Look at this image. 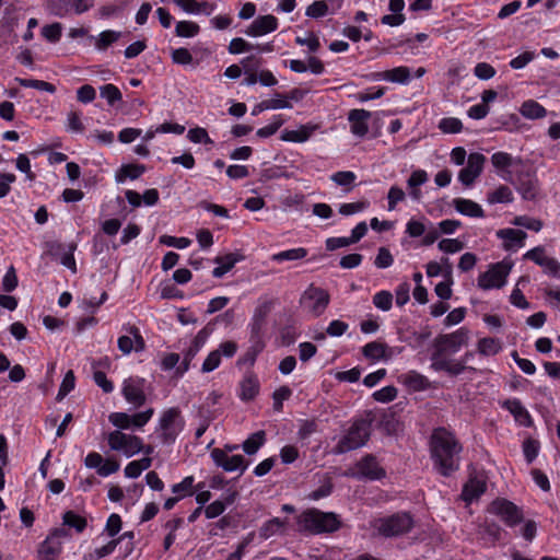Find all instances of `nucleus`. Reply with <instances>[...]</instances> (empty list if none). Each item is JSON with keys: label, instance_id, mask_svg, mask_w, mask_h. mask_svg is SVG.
<instances>
[{"label": "nucleus", "instance_id": "obj_40", "mask_svg": "<svg viewBox=\"0 0 560 560\" xmlns=\"http://www.w3.org/2000/svg\"><path fill=\"white\" fill-rule=\"evenodd\" d=\"M265 431H257L243 442V450L248 455H254L265 443Z\"/></svg>", "mask_w": 560, "mask_h": 560}, {"label": "nucleus", "instance_id": "obj_39", "mask_svg": "<svg viewBox=\"0 0 560 560\" xmlns=\"http://www.w3.org/2000/svg\"><path fill=\"white\" fill-rule=\"evenodd\" d=\"M307 256L304 247L291 248L273 254L271 259L277 262L301 260Z\"/></svg>", "mask_w": 560, "mask_h": 560}, {"label": "nucleus", "instance_id": "obj_61", "mask_svg": "<svg viewBox=\"0 0 560 560\" xmlns=\"http://www.w3.org/2000/svg\"><path fill=\"white\" fill-rule=\"evenodd\" d=\"M194 58L187 48L180 47L172 51V61L176 65L187 66L192 62Z\"/></svg>", "mask_w": 560, "mask_h": 560}, {"label": "nucleus", "instance_id": "obj_22", "mask_svg": "<svg viewBox=\"0 0 560 560\" xmlns=\"http://www.w3.org/2000/svg\"><path fill=\"white\" fill-rule=\"evenodd\" d=\"M208 338V332L206 329H201L191 341L189 348L184 353V359L182 364L177 368V373L183 375L185 372L189 370V365L191 360L196 357V354L200 351V349L206 343Z\"/></svg>", "mask_w": 560, "mask_h": 560}, {"label": "nucleus", "instance_id": "obj_41", "mask_svg": "<svg viewBox=\"0 0 560 560\" xmlns=\"http://www.w3.org/2000/svg\"><path fill=\"white\" fill-rule=\"evenodd\" d=\"M200 27L192 21H179L175 25V34L178 37L191 38L199 34Z\"/></svg>", "mask_w": 560, "mask_h": 560}, {"label": "nucleus", "instance_id": "obj_50", "mask_svg": "<svg viewBox=\"0 0 560 560\" xmlns=\"http://www.w3.org/2000/svg\"><path fill=\"white\" fill-rule=\"evenodd\" d=\"M373 304L376 308L387 312L393 305V294L386 290L380 291L373 296Z\"/></svg>", "mask_w": 560, "mask_h": 560}, {"label": "nucleus", "instance_id": "obj_5", "mask_svg": "<svg viewBox=\"0 0 560 560\" xmlns=\"http://www.w3.org/2000/svg\"><path fill=\"white\" fill-rule=\"evenodd\" d=\"M412 527L413 520L411 515L406 512L380 518L376 524L378 533L385 537H395L407 534Z\"/></svg>", "mask_w": 560, "mask_h": 560}, {"label": "nucleus", "instance_id": "obj_20", "mask_svg": "<svg viewBox=\"0 0 560 560\" xmlns=\"http://www.w3.org/2000/svg\"><path fill=\"white\" fill-rule=\"evenodd\" d=\"M524 258L529 259L537 264L538 266L545 268V271L557 276L560 270V264L551 257L545 255V249L542 247H535L528 250Z\"/></svg>", "mask_w": 560, "mask_h": 560}, {"label": "nucleus", "instance_id": "obj_17", "mask_svg": "<svg viewBox=\"0 0 560 560\" xmlns=\"http://www.w3.org/2000/svg\"><path fill=\"white\" fill-rule=\"evenodd\" d=\"M278 28V19L271 14L259 15L244 31L249 37H260Z\"/></svg>", "mask_w": 560, "mask_h": 560}, {"label": "nucleus", "instance_id": "obj_13", "mask_svg": "<svg viewBox=\"0 0 560 560\" xmlns=\"http://www.w3.org/2000/svg\"><path fill=\"white\" fill-rule=\"evenodd\" d=\"M486 156L479 152L470 153L467 158V165L458 173V180L464 186H471L480 176L483 170Z\"/></svg>", "mask_w": 560, "mask_h": 560}, {"label": "nucleus", "instance_id": "obj_55", "mask_svg": "<svg viewBox=\"0 0 560 560\" xmlns=\"http://www.w3.org/2000/svg\"><path fill=\"white\" fill-rule=\"evenodd\" d=\"M292 395V390L288 386H281L273 392V409L276 411H281L283 407V401L289 399Z\"/></svg>", "mask_w": 560, "mask_h": 560}, {"label": "nucleus", "instance_id": "obj_4", "mask_svg": "<svg viewBox=\"0 0 560 560\" xmlns=\"http://www.w3.org/2000/svg\"><path fill=\"white\" fill-rule=\"evenodd\" d=\"M185 421L177 407L165 410L159 421L160 440L164 445L173 444L184 429Z\"/></svg>", "mask_w": 560, "mask_h": 560}, {"label": "nucleus", "instance_id": "obj_10", "mask_svg": "<svg viewBox=\"0 0 560 560\" xmlns=\"http://www.w3.org/2000/svg\"><path fill=\"white\" fill-rule=\"evenodd\" d=\"M108 445L113 451L122 452L127 457L142 451V440L136 435L115 430L108 434Z\"/></svg>", "mask_w": 560, "mask_h": 560}, {"label": "nucleus", "instance_id": "obj_36", "mask_svg": "<svg viewBox=\"0 0 560 560\" xmlns=\"http://www.w3.org/2000/svg\"><path fill=\"white\" fill-rule=\"evenodd\" d=\"M388 347L387 345L378 341H372L366 343L362 348V353L366 359L370 360H381V359H387L388 355L386 354Z\"/></svg>", "mask_w": 560, "mask_h": 560}, {"label": "nucleus", "instance_id": "obj_31", "mask_svg": "<svg viewBox=\"0 0 560 560\" xmlns=\"http://www.w3.org/2000/svg\"><path fill=\"white\" fill-rule=\"evenodd\" d=\"M241 259V256L237 254H226L224 256H218L214 258V262L219 266L212 270V276L214 278H222L226 272H229L235 264Z\"/></svg>", "mask_w": 560, "mask_h": 560}, {"label": "nucleus", "instance_id": "obj_51", "mask_svg": "<svg viewBox=\"0 0 560 560\" xmlns=\"http://www.w3.org/2000/svg\"><path fill=\"white\" fill-rule=\"evenodd\" d=\"M121 36L120 32L117 31H104L100 34L98 39L96 42V48L100 50L106 49L113 43L117 42Z\"/></svg>", "mask_w": 560, "mask_h": 560}, {"label": "nucleus", "instance_id": "obj_46", "mask_svg": "<svg viewBox=\"0 0 560 560\" xmlns=\"http://www.w3.org/2000/svg\"><path fill=\"white\" fill-rule=\"evenodd\" d=\"M100 95H101V97L105 98L107 101L108 105H110V106L115 105L117 102L121 101V98H122V94H121L120 90L112 83L102 85L100 88Z\"/></svg>", "mask_w": 560, "mask_h": 560}, {"label": "nucleus", "instance_id": "obj_52", "mask_svg": "<svg viewBox=\"0 0 560 560\" xmlns=\"http://www.w3.org/2000/svg\"><path fill=\"white\" fill-rule=\"evenodd\" d=\"M284 122V119L282 118L281 115H277V116H273L272 118V121L262 127V128H259L256 132V135L259 137V138H268V137H271L272 135H275L278 129L283 125Z\"/></svg>", "mask_w": 560, "mask_h": 560}, {"label": "nucleus", "instance_id": "obj_38", "mask_svg": "<svg viewBox=\"0 0 560 560\" xmlns=\"http://www.w3.org/2000/svg\"><path fill=\"white\" fill-rule=\"evenodd\" d=\"M399 428L400 423L396 418V413L392 409H388L387 411L383 412L380 420V429L382 431H384L388 435H392L396 434Z\"/></svg>", "mask_w": 560, "mask_h": 560}, {"label": "nucleus", "instance_id": "obj_42", "mask_svg": "<svg viewBox=\"0 0 560 560\" xmlns=\"http://www.w3.org/2000/svg\"><path fill=\"white\" fill-rule=\"evenodd\" d=\"M501 350V343L495 338H482L478 341V352L482 355H495Z\"/></svg>", "mask_w": 560, "mask_h": 560}, {"label": "nucleus", "instance_id": "obj_16", "mask_svg": "<svg viewBox=\"0 0 560 560\" xmlns=\"http://www.w3.org/2000/svg\"><path fill=\"white\" fill-rule=\"evenodd\" d=\"M355 475L359 478L369 480H380L386 476L384 468H382L373 455H365L355 465Z\"/></svg>", "mask_w": 560, "mask_h": 560}, {"label": "nucleus", "instance_id": "obj_43", "mask_svg": "<svg viewBox=\"0 0 560 560\" xmlns=\"http://www.w3.org/2000/svg\"><path fill=\"white\" fill-rule=\"evenodd\" d=\"M194 481L192 476H187L180 482L172 486V492L179 499L191 495L194 493Z\"/></svg>", "mask_w": 560, "mask_h": 560}, {"label": "nucleus", "instance_id": "obj_19", "mask_svg": "<svg viewBox=\"0 0 560 560\" xmlns=\"http://www.w3.org/2000/svg\"><path fill=\"white\" fill-rule=\"evenodd\" d=\"M67 536V532L63 528L54 529L47 538L40 544L38 549L39 555L47 557L58 558L61 552V538Z\"/></svg>", "mask_w": 560, "mask_h": 560}, {"label": "nucleus", "instance_id": "obj_14", "mask_svg": "<svg viewBox=\"0 0 560 560\" xmlns=\"http://www.w3.org/2000/svg\"><path fill=\"white\" fill-rule=\"evenodd\" d=\"M144 383L145 381L138 376L128 377L122 383V396L129 404L133 405L136 408L144 405L147 400L144 394Z\"/></svg>", "mask_w": 560, "mask_h": 560}, {"label": "nucleus", "instance_id": "obj_47", "mask_svg": "<svg viewBox=\"0 0 560 560\" xmlns=\"http://www.w3.org/2000/svg\"><path fill=\"white\" fill-rule=\"evenodd\" d=\"M330 13L329 4L325 0L314 1L306 8L305 14L312 19H319Z\"/></svg>", "mask_w": 560, "mask_h": 560}, {"label": "nucleus", "instance_id": "obj_56", "mask_svg": "<svg viewBox=\"0 0 560 560\" xmlns=\"http://www.w3.org/2000/svg\"><path fill=\"white\" fill-rule=\"evenodd\" d=\"M492 165L498 170H506L513 164V158L506 152H495L491 156Z\"/></svg>", "mask_w": 560, "mask_h": 560}, {"label": "nucleus", "instance_id": "obj_58", "mask_svg": "<svg viewBox=\"0 0 560 560\" xmlns=\"http://www.w3.org/2000/svg\"><path fill=\"white\" fill-rule=\"evenodd\" d=\"M220 364H221V353H220V351L213 350L205 359L202 366H201V372L210 373V372L214 371L217 368H219Z\"/></svg>", "mask_w": 560, "mask_h": 560}, {"label": "nucleus", "instance_id": "obj_32", "mask_svg": "<svg viewBox=\"0 0 560 560\" xmlns=\"http://www.w3.org/2000/svg\"><path fill=\"white\" fill-rule=\"evenodd\" d=\"M486 491V482L483 480L471 478L464 486L462 491V498L466 502H471L478 499Z\"/></svg>", "mask_w": 560, "mask_h": 560}, {"label": "nucleus", "instance_id": "obj_49", "mask_svg": "<svg viewBox=\"0 0 560 560\" xmlns=\"http://www.w3.org/2000/svg\"><path fill=\"white\" fill-rule=\"evenodd\" d=\"M74 385H75L74 373L72 370H69L66 373V375L60 384L56 399L58 401H61L74 388Z\"/></svg>", "mask_w": 560, "mask_h": 560}, {"label": "nucleus", "instance_id": "obj_3", "mask_svg": "<svg viewBox=\"0 0 560 560\" xmlns=\"http://www.w3.org/2000/svg\"><path fill=\"white\" fill-rule=\"evenodd\" d=\"M299 524L302 528L314 534L332 533L338 530L341 526L337 514L332 512H322L316 509L303 512L299 517Z\"/></svg>", "mask_w": 560, "mask_h": 560}, {"label": "nucleus", "instance_id": "obj_2", "mask_svg": "<svg viewBox=\"0 0 560 560\" xmlns=\"http://www.w3.org/2000/svg\"><path fill=\"white\" fill-rule=\"evenodd\" d=\"M373 420L372 412H366L365 417L355 419L347 433L338 441L337 452L347 453L365 445L371 435Z\"/></svg>", "mask_w": 560, "mask_h": 560}, {"label": "nucleus", "instance_id": "obj_28", "mask_svg": "<svg viewBox=\"0 0 560 560\" xmlns=\"http://www.w3.org/2000/svg\"><path fill=\"white\" fill-rule=\"evenodd\" d=\"M453 206L460 214L470 217V218H483L485 212L480 205L464 198H455L453 200Z\"/></svg>", "mask_w": 560, "mask_h": 560}, {"label": "nucleus", "instance_id": "obj_27", "mask_svg": "<svg viewBox=\"0 0 560 560\" xmlns=\"http://www.w3.org/2000/svg\"><path fill=\"white\" fill-rule=\"evenodd\" d=\"M376 77L380 80H385L392 83L407 84L410 81L411 72L408 67L400 66L380 72Z\"/></svg>", "mask_w": 560, "mask_h": 560}, {"label": "nucleus", "instance_id": "obj_45", "mask_svg": "<svg viewBox=\"0 0 560 560\" xmlns=\"http://www.w3.org/2000/svg\"><path fill=\"white\" fill-rule=\"evenodd\" d=\"M264 342L256 340L244 353V355L237 360V364H248L249 366H253L257 355L264 350Z\"/></svg>", "mask_w": 560, "mask_h": 560}, {"label": "nucleus", "instance_id": "obj_25", "mask_svg": "<svg viewBox=\"0 0 560 560\" xmlns=\"http://www.w3.org/2000/svg\"><path fill=\"white\" fill-rule=\"evenodd\" d=\"M502 407L509 410L514 416L515 420L520 422L522 425L529 427L532 424L530 415L522 405L520 399H506L505 401H503Z\"/></svg>", "mask_w": 560, "mask_h": 560}, {"label": "nucleus", "instance_id": "obj_30", "mask_svg": "<svg viewBox=\"0 0 560 560\" xmlns=\"http://www.w3.org/2000/svg\"><path fill=\"white\" fill-rule=\"evenodd\" d=\"M400 378L402 383L413 392L425 390L430 387L429 380L416 371H409L402 374Z\"/></svg>", "mask_w": 560, "mask_h": 560}, {"label": "nucleus", "instance_id": "obj_48", "mask_svg": "<svg viewBox=\"0 0 560 560\" xmlns=\"http://www.w3.org/2000/svg\"><path fill=\"white\" fill-rule=\"evenodd\" d=\"M63 524L73 527L78 533H82L86 527V520L72 511L63 514Z\"/></svg>", "mask_w": 560, "mask_h": 560}, {"label": "nucleus", "instance_id": "obj_62", "mask_svg": "<svg viewBox=\"0 0 560 560\" xmlns=\"http://www.w3.org/2000/svg\"><path fill=\"white\" fill-rule=\"evenodd\" d=\"M255 46L246 42L241 37L233 38L228 47V50L232 55H238L253 49Z\"/></svg>", "mask_w": 560, "mask_h": 560}, {"label": "nucleus", "instance_id": "obj_8", "mask_svg": "<svg viewBox=\"0 0 560 560\" xmlns=\"http://www.w3.org/2000/svg\"><path fill=\"white\" fill-rule=\"evenodd\" d=\"M512 265L506 261H500L489 266V269L478 278V285L482 290L500 289L506 283V278L511 271Z\"/></svg>", "mask_w": 560, "mask_h": 560}, {"label": "nucleus", "instance_id": "obj_37", "mask_svg": "<svg viewBox=\"0 0 560 560\" xmlns=\"http://www.w3.org/2000/svg\"><path fill=\"white\" fill-rule=\"evenodd\" d=\"M521 114L528 119H538L546 116V108L536 101L528 100L524 102L520 109Z\"/></svg>", "mask_w": 560, "mask_h": 560}, {"label": "nucleus", "instance_id": "obj_60", "mask_svg": "<svg viewBox=\"0 0 560 560\" xmlns=\"http://www.w3.org/2000/svg\"><path fill=\"white\" fill-rule=\"evenodd\" d=\"M397 396V388L395 386H385L373 393V398L380 402H389Z\"/></svg>", "mask_w": 560, "mask_h": 560}, {"label": "nucleus", "instance_id": "obj_53", "mask_svg": "<svg viewBox=\"0 0 560 560\" xmlns=\"http://www.w3.org/2000/svg\"><path fill=\"white\" fill-rule=\"evenodd\" d=\"M439 128L444 133H458L463 129V124L458 118L447 117L440 120Z\"/></svg>", "mask_w": 560, "mask_h": 560}, {"label": "nucleus", "instance_id": "obj_59", "mask_svg": "<svg viewBox=\"0 0 560 560\" xmlns=\"http://www.w3.org/2000/svg\"><path fill=\"white\" fill-rule=\"evenodd\" d=\"M394 258L389 249L386 247H380L375 257L374 264L377 268L384 269L393 265Z\"/></svg>", "mask_w": 560, "mask_h": 560}, {"label": "nucleus", "instance_id": "obj_1", "mask_svg": "<svg viewBox=\"0 0 560 560\" xmlns=\"http://www.w3.org/2000/svg\"><path fill=\"white\" fill-rule=\"evenodd\" d=\"M431 457L435 469L445 477L459 468L462 445L455 435L444 428H438L431 435Z\"/></svg>", "mask_w": 560, "mask_h": 560}, {"label": "nucleus", "instance_id": "obj_21", "mask_svg": "<svg viewBox=\"0 0 560 560\" xmlns=\"http://www.w3.org/2000/svg\"><path fill=\"white\" fill-rule=\"evenodd\" d=\"M431 368L436 372L444 371L451 376H457L465 370L475 371L474 368L466 366L462 361L446 359L444 357H431Z\"/></svg>", "mask_w": 560, "mask_h": 560}, {"label": "nucleus", "instance_id": "obj_11", "mask_svg": "<svg viewBox=\"0 0 560 560\" xmlns=\"http://www.w3.org/2000/svg\"><path fill=\"white\" fill-rule=\"evenodd\" d=\"M302 304L314 316H319L329 304V294L320 288L311 285L302 296Z\"/></svg>", "mask_w": 560, "mask_h": 560}, {"label": "nucleus", "instance_id": "obj_54", "mask_svg": "<svg viewBox=\"0 0 560 560\" xmlns=\"http://www.w3.org/2000/svg\"><path fill=\"white\" fill-rule=\"evenodd\" d=\"M187 138L194 143L212 144L213 140L209 137L207 130L201 127H196L188 130Z\"/></svg>", "mask_w": 560, "mask_h": 560}, {"label": "nucleus", "instance_id": "obj_6", "mask_svg": "<svg viewBox=\"0 0 560 560\" xmlns=\"http://www.w3.org/2000/svg\"><path fill=\"white\" fill-rule=\"evenodd\" d=\"M468 330L464 327L458 330L440 335L434 339V351L431 357H444L445 353H456L459 349L467 345Z\"/></svg>", "mask_w": 560, "mask_h": 560}, {"label": "nucleus", "instance_id": "obj_64", "mask_svg": "<svg viewBox=\"0 0 560 560\" xmlns=\"http://www.w3.org/2000/svg\"><path fill=\"white\" fill-rule=\"evenodd\" d=\"M61 25L59 23H52L49 25H45L42 28V35L51 43H56L61 37Z\"/></svg>", "mask_w": 560, "mask_h": 560}, {"label": "nucleus", "instance_id": "obj_9", "mask_svg": "<svg viewBox=\"0 0 560 560\" xmlns=\"http://www.w3.org/2000/svg\"><path fill=\"white\" fill-rule=\"evenodd\" d=\"M489 511L499 516L509 527H514L524 520L523 510L506 499L494 500Z\"/></svg>", "mask_w": 560, "mask_h": 560}, {"label": "nucleus", "instance_id": "obj_44", "mask_svg": "<svg viewBox=\"0 0 560 560\" xmlns=\"http://www.w3.org/2000/svg\"><path fill=\"white\" fill-rule=\"evenodd\" d=\"M285 525V522L284 521H281L280 518L278 517H275L268 522H266L260 530H259V536L264 539H268L270 538L271 536L278 534Z\"/></svg>", "mask_w": 560, "mask_h": 560}, {"label": "nucleus", "instance_id": "obj_63", "mask_svg": "<svg viewBox=\"0 0 560 560\" xmlns=\"http://www.w3.org/2000/svg\"><path fill=\"white\" fill-rule=\"evenodd\" d=\"M406 198L405 191L398 186H392L387 194L388 210H395L398 202L404 201Z\"/></svg>", "mask_w": 560, "mask_h": 560}, {"label": "nucleus", "instance_id": "obj_34", "mask_svg": "<svg viewBox=\"0 0 560 560\" xmlns=\"http://www.w3.org/2000/svg\"><path fill=\"white\" fill-rule=\"evenodd\" d=\"M145 172V166L142 164H124L116 172L115 178L117 183H122L127 178L137 179Z\"/></svg>", "mask_w": 560, "mask_h": 560}, {"label": "nucleus", "instance_id": "obj_29", "mask_svg": "<svg viewBox=\"0 0 560 560\" xmlns=\"http://www.w3.org/2000/svg\"><path fill=\"white\" fill-rule=\"evenodd\" d=\"M317 129L316 125H302L296 130H283L281 139L289 142H305L310 139L312 133Z\"/></svg>", "mask_w": 560, "mask_h": 560}, {"label": "nucleus", "instance_id": "obj_23", "mask_svg": "<svg viewBox=\"0 0 560 560\" xmlns=\"http://www.w3.org/2000/svg\"><path fill=\"white\" fill-rule=\"evenodd\" d=\"M238 397L243 401L253 400L259 393L260 384L253 372H247L240 382Z\"/></svg>", "mask_w": 560, "mask_h": 560}, {"label": "nucleus", "instance_id": "obj_7", "mask_svg": "<svg viewBox=\"0 0 560 560\" xmlns=\"http://www.w3.org/2000/svg\"><path fill=\"white\" fill-rule=\"evenodd\" d=\"M93 7V0H46V11L58 18L82 14Z\"/></svg>", "mask_w": 560, "mask_h": 560}, {"label": "nucleus", "instance_id": "obj_33", "mask_svg": "<svg viewBox=\"0 0 560 560\" xmlns=\"http://www.w3.org/2000/svg\"><path fill=\"white\" fill-rule=\"evenodd\" d=\"M428 180V174L423 170H417L411 173L407 180V185L410 188V197L419 201L421 199V190L419 186L423 185Z\"/></svg>", "mask_w": 560, "mask_h": 560}, {"label": "nucleus", "instance_id": "obj_18", "mask_svg": "<svg viewBox=\"0 0 560 560\" xmlns=\"http://www.w3.org/2000/svg\"><path fill=\"white\" fill-rule=\"evenodd\" d=\"M371 116V113L366 109H351L348 113L351 132L359 138L366 136L369 132V119Z\"/></svg>", "mask_w": 560, "mask_h": 560}, {"label": "nucleus", "instance_id": "obj_24", "mask_svg": "<svg viewBox=\"0 0 560 560\" xmlns=\"http://www.w3.org/2000/svg\"><path fill=\"white\" fill-rule=\"evenodd\" d=\"M497 236L504 241L503 247L506 250H513L524 246L527 234L522 230L501 229L497 231Z\"/></svg>", "mask_w": 560, "mask_h": 560}, {"label": "nucleus", "instance_id": "obj_15", "mask_svg": "<svg viewBox=\"0 0 560 560\" xmlns=\"http://www.w3.org/2000/svg\"><path fill=\"white\" fill-rule=\"evenodd\" d=\"M512 184L516 190L526 200H533L538 194V180L534 173L529 171H522L517 173Z\"/></svg>", "mask_w": 560, "mask_h": 560}, {"label": "nucleus", "instance_id": "obj_35", "mask_svg": "<svg viewBox=\"0 0 560 560\" xmlns=\"http://www.w3.org/2000/svg\"><path fill=\"white\" fill-rule=\"evenodd\" d=\"M513 200V192L506 185H500L495 190L487 194V202L489 205L510 203Z\"/></svg>", "mask_w": 560, "mask_h": 560}, {"label": "nucleus", "instance_id": "obj_26", "mask_svg": "<svg viewBox=\"0 0 560 560\" xmlns=\"http://www.w3.org/2000/svg\"><path fill=\"white\" fill-rule=\"evenodd\" d=\"M273 301L271 300H259L258 305L255 308L252 324V332L258 335L266 317L273 307Z\"/></svg>", "mask_w": 560, "mask_h": 560}, {"label": "nucleus", "instance_id": "obj_57", "mask_svg": "<svg viewBox=\"0 0 560 560\" xmlns=\"http://www.w3.org/2000/svg\"><path fill=\"white\" fill-rule=\"evenodd\" d=\"M438 247L446 254H454L464 248V243L456 238H443L439 242Z\"/></svg>", "mask_w": 560, "mask_h": 560}, {"label": "nucleus", "instance_id": "obj_12", "mask_svg": "<svg viewBox=\"0 0 560 560\" xmlns=\"http://www.w3.org/2000/svg\"><path fill=\"white\" fill-rule=\"evenodd\" d=\"M211 458L218 467H221L224 471H240L242 475L248 466V463L245 460L242 455H229L226 450L213 448L211 451Z\"/></svg>", "mask_w": 560, "mask_h": 560}]
</instances>
